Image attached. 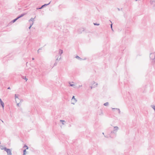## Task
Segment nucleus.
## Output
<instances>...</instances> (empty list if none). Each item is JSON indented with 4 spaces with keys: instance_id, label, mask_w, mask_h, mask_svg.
<instances>
[{
    "instance_id": "obj_11",
    "label": "nucleus",
    "mask_w": 155,
    "mask_h": 155,
    "mask_svg": "<svg viewBox=\"0 0 155 155\" xmlns=\"http://www.w3.org/2000/svg\"><path fill=\"white\" fill-rule=\"evenodd\" d=\"M18 19V17L14 19V20H13L12 21V22L13 23H14L16 21H17Z\"/></svg>"
},
{
    "instance_id": "obj_2",
    "label": "nucleus",
    "mask_w": 155,
    "mask_h": 155,
    "mask_svg": "<svg viewBox=\"0 0 155 155\" xmlns=\"http://www.w3.org/2000/svg\"><path fill=\"white\" fill-rule=\"evenodd\" d=\"M2 150H4L7 153L8 155H12V151L9 149H8L6 147H4L2 148Z\"/></svg>"
},
{
    "instance_id": "obj_40",
    "label": "nucleus",
    "mask_w": 155,
    "mask_h": 155,
    "mask_svg": "<svg viewBox=\"0 0 155 155\" xmlns=\"http://www.w3.org/2000/svg\"><path fill=\"white\" fill-rule=\"evenodd\" d=\"M150 2L151 4V1H150Z\"/></svg>"
},
{
    "instance_id": "obj_22",
    "label": "nucleus",
    "mask_w": 155,
    "mask_h": 155,
    "mask_svg": "<svg viewBox=\"0 0 155 155\" xmlns=\"http://www.w3.org/2000/svg\"><path fill=\"white\" fill-rule=\"evenodd\" d=\"M97 85V84H96L95 85H94V87H96Z\"/></svg>"
},
{
    "instance_id": "obj_35",
    "label": "nucleus",
    "mask_w": 155,
    "mask_h": 155,
    "mask_svg": "<svg viewBox=\"0 0 155 155\" xmlns=\"http://www.w3.org/2000/svg\"><path fill=\"white\" fill-rule=\"evenodd\" d=\"M154 2H155V0H153Z\"/></svg>"
},
{
    "instance_id": "obj_8",
    "label": "nucleus",
    "mask_w": 155,
    "mask_h": 155,
    "mask_svg": "<svg viewBox=\"0 0 155 155\" xmlns=\"http://www.w3.org/2000/svg\"><path fill=\"white\" fill-rule=\"evenodd\" d=\"M112 110H113V109H117V110L119 114H120V110L119 108H112Z\"/></svg>"
},
{
    "instance_id": "obj_5",
    "label": "nucleus",
    "mask_w": 155,
    "mask_h": 155,
    "mask_svg": "<svg viewBox=\"0 0 155 155\" xmlns=\"http://www.w3.org/2000/svg\"><path fill=\"white\" fill-rule=\"evenodd\" d=\"M0 103L3 109L4 107V103L1 99H0Z\"/></svg>"
},
{
    "instance_id": "obj_31",
    "label": "nucleus",
    "mask_w": 155,
    "mask_h": 155,
    "mask_svg": "<svg viewBox=\"0 0 155 155\" xmlns=\"http://www.w3.org/2000/svg\"><path fill=\"white\" fill-rule=\"evenodd\" d=\"M151 57H152V58H153V55H152L151 56Z\"/></svg>"
},
{
    "instance_id": "obj_43",
    "label": "nucleus",
    "mask_w": 155,
    "mask_h": 155,
    "mask_svg": "<svg viewBox=\"0 0 155 155\" xmlns=\"http://www.w3.org/2000/svg\"><path fill=\"white\" fill-rule=\"evenodd\" d=\"M136 1H137V0H136Z\"/></svg>"
},
{
    "instance_id": "obj_32",
    "label": "nucleus",
    "mask_w": 155,
    "mask_h": 155,
    "mask_svg": "<svg viewBox=\"0 0 155 155\" xmlns=\"http://www.w3.org/2000/svg\"><path fill=\"white\" fill-rule=\"evenodd\" d=\"M32 60H34V58H32Z\"/></svg>"
},
{
    "instance_id": "obj_37",
    "label": "nucleus",
    "mask_w": 155,
    "mask_h": 155,
    "mask_svg": "<svg viewBox=\"0 0 155 155\" xmlns=\"http://www.w3.org/2000/svg\"><path fill=\"white\" fill-rule=\"evenodd\" d=\"M38 8H37V9H38Z\"/></svg>"
},
{
    "instance_id": "obj_23",
    "label": "nucleus",
    "mask_w": 155,
    "mask_h": 155,
    "mask_svg": "<svg viewBox=\"0 0 155 155\" xmlns=\"http://www.w3.org/2000/svg\"><path fill=\"white\" fill-rule=\"evenodd\" d=\"M110 27H111V28L112 30H113V28H112V24H111V25H110Z\"/></svg>"
},
{
    "instance_id": "obj_42",
    "label": "nucleus",
    "mask_w": 155,
    "mask_h": 155,
    "mask_svg": "<svg viewBox=\"0 0 155 155\" xmlns=\"http://www.w3.org/2000/svg\"><path fill=\"white\" fill-rule=\"evenodd\" d=\"M115 110H117V109H115Z\"/></svg>"
},
{
    "instance_id": "obj_21",
    "label": "nucleus",
    "mask_w": 155,
    "mask_h": 155,
    "mask_svg": "<svg viewBox=\"0 0 155 155\" xmlns=\"http://www.w3.org/2000/svg\"><path fill=\"white\" fill-rule=\"evenodd\" d=\"M26 147V149H28V147L27 146H26V145H25L24 146V147Z\"/></svg>"
},
{
    "instance_id": "obj_26",
    "label": "nucleus",
    "mask_w": 155,
    "mask_h": 155,
    "mask_svg": "<svg viewBox=\"0 0 155 155\" xmlns=\"http://www.w3.org/2000/svg\"><path fill=\"white\" fill-rule=\"evenodd\" d=\"M41 49H40V48L38 50V53H39V51L40 50H41Z\"/></svg>"
},
{
    "instance_id": "obj_39",
    "label": "nucleus",
    "mask_w": 155,
    "mask_h": 155,
    "mask_svg": "<svg viewBox=\"0 0 155 155\" xmlns=\"http://www.w3.org/2000/svg\"><path fill=\"white\" fill-rule=\"evenodd\" d=\"M2 122H3V121H2Z\"/></svg>"
},
{
    "instance_id": "obj_6",
    "label": "nucleus",
    "mask_w": 155,
    "mask_h": 155,
    "mask_svg": "<svg viewBox=\"0 0 155 155\" xmlns=\"http://www.w3.org/2000/svg\"><path fill=\"white\" fill-rule=\"evenodd\" d=\"M55 58H57L56 59V61H60L61 58V57H60L59 58H58V55H57L55 56Z\"/></svg>"
},
{
    "instance_id": "obj_20",
    "label": "nucleus",
    "mask_w": 155,
    "mask_h": 155,
    "mask_svg": "<svg viewBox=\"0 0 155 155\" xmlns=\"http://www.w3.org/2000/svg\"><path fill=\"white\" fill-rule=\"evenodd\" d=\"M94 24L95 25H100L99 24H97V23H94Z\"/></svg>"
},
{
    "instance_id": "obj_15",
    "label": "nucleus",
    "mask_w": 155,
    "mask_h": 155,
    "mask_svg": "<svg viewBox=\"0 0 155 155\" xmlns=\"http://www.w3.org/2000/svg\"><path fill=\"white\" fill-rule=\"evenodd\" d=\"M109 103L108 102H106L104 104V105L105 106H107L108 105Z\"/></svg>"
},
{
    "instance_id": "obj_28",
    "label": "nucleus",
    "mask_w": 155,
    "mask_h": 155,
    "mask_svg": "<svg viewBox=\"0 0 155 155\" xmlns=\"http://www.w3.org/2000/svg\"><path fill=\"white\" fill-rule=\"evenodd\" d=\"M31 26L30 25V26L29 27V29H30L31 28Z\"/></svg>"
},
{
    "instance_id": "obj_19",
    "label": "nucleus",
    "mask_w": 155,
    "mask_h": 155,
    "mask_svg": "<svg viewBox=\"0 0 155 155\" xmlns=\"http://www.w3.org/2000/svg\"><path fill=\"white\" fill-rule=\"evenodd\" d=\"M60 121L61 122H62L63 124H64L63 123V122H65V121L64 120H60Z\"/></svg>"
},
{
    "instance_id": "obj_18",
    "label": "nucleus",
    "mask_w": 155,
    "mask_h": 155,
    "mask_svg": "<svg viewBox=\"0 0 155 155\" xmlns=\"http://www.w3.org/2000/svg\"><path fill=\"white\" fill-rule=\"evenodd\" d=\"M57 63H58V62L57 61H56L55 63L54 64V66H56L57 65Z\"/></svg>"
},
{
    "instance_id": "obj_33",
    "label": "nucleus",
    "mask_w": 155,
    "mask_h": 155,
    "mask_svg": "<svg viewBox=\"0 0 155 155\" xmlns=\"http://www.w3.org/2000/svg\"><path fill=\"white\" fill-rule=\"evenodd\" d=\"M153 64L155 63V61H154L153 62Z\"/></svg>"
},
{
    "instance_id": "obj_30",
    "label": "nucleus",
    "mask_w": 155,
    "mask_h": 155,
    "mask_svg": "<svg viewBox=\"0 0 155 155\" xmlns=\"http://www.w3.org/2000/svg\"><path fill=\"white\" fill-rule=\"evenodd\" d=\"M7 89H10V87H8V88H7Z\"/></svg>"
},
{
    "instance_id": "obj_25",
    "label": "nucleus",
    "mask_w": 155,
    "mask_h": 155,
    "mask_svg": "<svg viewBox=\"0 0 155 155\" xmlns=\"http://www.w3.org/2000/svg\"><path fill=\"white\" fill-rule=\"evenodd\" d=\"M70 86H74V84H70Z\"/></svg>"
},
{
    "instance_id": "obj_1",
    "label": "nucleus",
    "mask_w": 155,
    "mask_h": 155,
    "mask_svg": "<svg viewBox=\"0 0 155 155\" xmlns=\"http://www.w3.org/2000/svg\"><path fill=\"white\" fill-rule=\"evenodd\" d=\"M119 129V128L117 126H115L114 127V130L111 131L110 132V135L108 136H105V137L107 138H108L109 137H111V135L112 134H115V136L116 135L117 132V131Z\"/></svg>"
},
{
    "instance_id": "obj_38",
    "label": "nucleus",
    "mask_w": 155,
    "mask_h": 155,
    "mask_svg": "<svg viewBox=\"0 0 155 155\" xmlns=\"http://www.w3.org/2000/svg\"><path fill=\"white\" fill-rule=\"evenodd\" d=\"M102 134H104V133H102Z\"/></svg>"
},
{
    "instance_id": "obj_3",
    "label": "nucleus",
    "mask_w": 155,
    "mask_h": 155,
    "mask_svg": "<svg viewBox=\"0 0 155 155\" xmlns=\"http://www.w3.org/2000/svg\"><path fill=\"white\" fill-rule=\"evenodd\" d=\"M72 101H74V102H72L71 103L73 104H74V103L77 102V100L76 99L74 98V96H73L72 98Z\"/></svg>"
},
{
    "instance_id": "obj_17",
    "label": "nucleus",
    "mask_w": 155,
    "mask_h": 155,
    "mask_svg": "<svg viewBox=\"0 0 155 155\" xmlns=\"http://www.w3.org/2000/svg\"><path fill=\"white\" fill-rule=\"evenodd\" d=\"M18 96H19V95H18L17 94H15V99H16V98H18Z\"/></svg>"
},
{
    "instance_id": "obj_27",
    "label": "nucleus",
    "mask_w": 155,
    "mask_h": 155,
    "mask_svg": "<svg viewBox=\"0 0 155 155\" xmlns=\"http://www.w3.org/2000/svg\"><path fill=\"white\" fill-rule=\"evenodd\" d=\"M19 103H17V106H19Z\"/></svg>"
},
{
    "instance_id": "obj_41",
    "label": "nucleus",
    "mask_w": 155,
    "mask_h": 155,
    "mask_svg": "<svg viewBox=\"0 0 155 155\" xmlns=\"http://www.w3.org/2000/svg\"><path fill=\"white\" fill-rule=\"evenodd\" d=\"M82 86H79V87H81Z\"/></svg>"
},
{
    "instance_id": "obj_7",
    "label": "nucleus",
    "mask_w": 155,
    "mask_h": 155,
    "mask_svg": "<svg viewBox=\"0 0 155 155\" xmlns=\"http://www.w3.org/2000/svg\"><path fill=\"white\" fill-rule=\"evenodd\" d=\"M25 14H26L25 13L22 14L18 16L17 17L18 18V19H19V18H21V17L23 16L24 15H25Z\"/></svg>"
},
{
    "instance_id": "obj_36",
    "label": "nucleus",
    "mask_w": 155,
    "mask_h": 155,
    "mask_svg": "<svg viewBox=\"0 0 155 155\" xmlns=\"http://www.w3.org/2000/svg\"><path fill=\"white\" fill-rule=\"evenodd\" d=\"M23 101V100H22L20 101Z\"/></svg>"
},
{
    "instance_id": "obj_4",
    "label": "nucleus",
    "mask_w": 155,
    "mask_h": 155,
    "mask_svg": "<svg viewBox=\"0 0 155 155\" xmlns=\"http://www.w3.org/2000/svg\"><path fill=\"white\" fill-rule=\"evenodd\" d=\"M51 2H49V3H48V4H44V5H42V6L41 7L39 8L38 9H42V8L44 7H45V6H46L49 5L50 3Z\"/></svg>"
},
{
    "instance_id": "obj_10",
    "label": "nucleus",
    "mask_w": 155,
    "mask_h": 155,
    "mask_svg": "<svg viewBox=\"0 0 155 155\" xmlns=\"http://www.w3.org/2000/svg\"><path fill=\"white\" fill-rule=\"evenodd\" d=\"M35 18V17L34 18H31L29 20V21L30 22V21H32V22H34V18Z\"/></svg>"
},
{
    "instance_id": "obj_16",
    "label": "nucleus",
    "mask_w": 155,
    "mask_h": 155,
    "mask_svg": "<svg viewBox=\"0 0 155 155\" xmlns=\"http://www.w3.org/2000/svg\"><path fill=\"white\" fill-rule=\"evenodd\" d=\"M26 152V149L24 150H23V155H25V152Z\"/></svg>"
},
{
    "instance_id": "obj_9",
    "label": "nucleus",
    "mask_w": 155,
    "mask_h": 155,
    "mask_svg": "<svg viewBox=\"0 0 155 155\" xmlns=\"http://www.w3.org/2000/svg\"><path fill=\"white\" fill-rule=\"evenodd\" d=\"M63 53V50L61 49H60L59 51V54H60V56Z\"/></svg>"
},
{
    "instance_id": "obj_12",
    "label": "nucleus",
    "mask_w": 155,
    "mask_h": 155,
    "mask_svg": "<svg viewBox=\"0 0 155 155\" xmlns=\"http://www.w3.org/2000/svg\"><path fill=\"white\" fill-rule=\"evenodd\" d=\"M151 107L154 110L155 112V106L154 105H151Z\"/></svg>"
},
{
    "instance_id": "obj_29",
    "label": "nucleus",
    "mask_w": 155,
    "mask_h": 155,
    "mask_svg": "<svg viewBox=\"0 0 155 155\" xmlns=\"http://www.w3.org/2000/svg\"><path fill=\"white\" fill-rule=\"evenodd\" d=\"M90 88H91V89H92V88H93V87L92 86H90Z\"/></svg>"
},
{
    "instance_id": "obj_34",
    "label": "nucleus",
    "mask_w": 155,
    "mask_h": 155,
    "mask_svg": "<svg viewBox=\"0 0 155 155\" xmlns=\"http://www.w3.org/2000/svg\"><path fill=\"white\" fill-rule=\"evenodd\" d=\"M118 10L119 11H120V9L119 8H118Z\"/></svg>"
},
{
    "instance_id": "obj_14",
    "label": "nucleus",
    "mask_w": 155,
    "mask_h": 155,
    "mask_svg": "<svg viewBox=\"0 0 155 155\" xmlns=\"http://www.w3.org/2000/svg\"><path fill=\"white\" fill-rule=\"evenodd\" d=\"M75 58H78V59L80 60H82V58H80L78 56H76L75 57Z\"/></svg>"
},
{
    "instance_id": "obj_13",
    "label": "nucleus",
    "mask_w": 155,
    "mask_h": 155,
    "mask_svg": "<svg viewBox=\"0 0 155 155\" xmlns=\"http://www.w3.org/2000/svg\"><path fill=\"white\" fill-rule=\"evenodd\" d=\"M21 77L23 79H25V80H26V81L27 80V79L26 78V77H25V76H21Z\"/></svg>"
},
{
    "instance_id": "obj_24",
    "label": "nucleus",
    "mask_w": 155,
    "mask_h": 155,
    "mask_svg": "<svg viewBox=\"0 0 155 155\" xmlns=\"http://www.w3.org/2000/svg\"><path fill=\"white\" fill-rule=\"evenodd\" d=\"M33 23H34V22H32V23H31V24H30V25L31 26H32V25H33Z\"/></svg>"
}]
</instances>
